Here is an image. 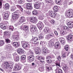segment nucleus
I'll return each instance as SVG.
<instances>
[{
  "label": "nucleus",
  "mask_w": 73,
  "mask_h": 73,
  "mask_svg": "<svg viewBox=\"0 0 73 73\" xmlns=\"http://www.w3.org/2000/svg\"><path fill=\"white\" fill-rule=\"evenodd\" d=\"M21 60L22 61H24V62L26 61V56L25 55H23L21 57Z\"/></svg>",
  "instance_id": "nucleus-23"
},
{
  "label": "nucleus",
  "mask_w": 73,
  "mask_h": 73,
  "mask_svg": "<svg viewBox=\"0 0 73 73\" xmlns=\"http://www.w3.org/2000/svg\"><path fill=\"white\" fill-rule=\"evenodd\" d=\"M67 25L69 28H72L73 27V22H69L68 23Z\"/></svg>",
  "instance_id": "nucleus-16"
},
{
  "label": "nucleus",
  "mask_w": 73,
  "mask_h": 73,
  "mask_svg": "<svg viewBox=\"0 0 73 73\" xmlns=\"http://www.w3.org/2000/svg\"><path fill=\"white\" fill-rule=\"evenodd\" d=\"M1 28L3 29H6V26L5 25H3L2 27H1Z\"/></svg>",
  "instance_id": "nucleus-52"
},
{
  "label": "nucleus",
  "mask_w": 73,
  "mask_h": 73,
  "mask_svg": "<svg viewBox=\"0 0 73 73\" xmlns=\"http://www.w3.org/2000/svg\"><path fill=\"white\" fill-rule=\"evenodd\" d=\"M26 8L28 9H32V3H26Z\"/></svg>",
  "instance_id": "nucleus-12"
},
{
  "label": "nucleus",
  "mask_w": 73,
  "mask_h": 73,
  "mask_svg": "<svg viewBox=\"0 0 73 73\" xmlns=\"http://www.w3.org/2000/svg\"><path fill=\"white\" fill-rule=\"evenodd\" d=\"M20 28L21 29H23V31H25L26 32H27V33L29 32V27L28 26H21Z\"/></svg>",
  "instance_id": "nucleus-6"
},
{
  "label": "nucleus",
  "mask_w": 73,
  "mask_h": 73,
  "mask_svg": "<svg viewBox=\"0 0 73 73\" xmlns=\"http://www.w3.org/2000/svg\"><path fill=\"white\" fill-rule=\"evenodd\" d=\"M38 38L39 39H43V38H44V36H43L42 35H39L38 36Z\"/></svg>",
  "instance_id": "nucleus-44"
},
{
  "label": "nucleus",
  "mask_w": 73,
  "mask_h": 73,
  "mask_svg": "<svg viewBox=\"0 0 73 73\" xmlns=\"http://www.w3.org/2000/svg\"><path fill=\"white\" fill-rule=\"evenodd\" d=\"M8 16L4 14L3 16V18L4 19H8Z\"/></svg>",
  "instance_id": "nucleus-53"
},
{
  "label": "nucleus",
  "mask_w": 73,
  "mask_h": 73,
  "mask_svg": "<svg viewBox=\"0 0 73 73\" xmlns=\"http://www.w3.org/2000/svg\"><path fill=\"white\" fill-rule=\"evenodd\" d=\"M5 49L7 50H11L12 49V47L11 45H7V46L5 47Z\"/></svg>",
  "instance_id": "nucleus-17"
},
{
  "label": "nucleus",
  "mask_w": 73,
  "mask_h": 73,
  "mask_svg": "<svg viewBox=\"0 0 73 73\" xmlns=\"http://www.w3.org/2000/svg\"><path fill=\"white\" fill-rule=\"evenodd\" d=\"M14 59H15V61H19V58L18 56L16 57L15 58L14 57Z\"/></svg>",
  "instance_id": "nucleus-45"
},
{
  "label": "nucleus",
  "mask_w": 73,
  "mask_h": 73,
  "mask_svg": "<svg viewBox=\"0 0 73 73\" xmlns=\"http://www.w3.org/2000/svg\"><path fill=\"white\" fill-rule=\"evenodd\" d=\"M31 22H32V23H37V20H36V19H35V20H31Z\"/></svg>",
  "instance_id": "nucleus-49"
},
{
  "label": "nucleus",
  "mask_w": 73,
  "mask_h": 73,
  "mask_svg": "<svg viewBox=\"0 0 73 73\" xmlns=\"http://www.w3.org/2000/svg\"><path fill=\"white\" fill-rule=\"evenodd\" d=\"M4 44V41L3 40L0 41V47L3 46Z\"/></svg>",
  "instance_id": "nucleus-34"
},
{
  "label": "nucleus",
  "mask_w": 73,
  "mask_h": 73,
  "mask_svg": "<svg viewBox=\"0 0 73 73\" xmlns=\"http://www.w3.org/2000/svg\"><path fill=\"white\" fill-rule=\"evenodd\" d=\"M18 18V17H17L15 16V15H13L12 19L11 20V22L13 23L15 22V21L16 20V19H17Z\"/></svg>",
  "instance_id": "nucleus-15"
},
{
  "label": "nucleus",
  "mask_w": 73,
  "mask_h": 73,
  "mask_svg": "<svg viewBox=\"0 0 73 73\" xmlns=\"http://www.w3.org/2000/svg\"><path fill=\"white\" fill-rule=\"evenodd\" d=\"M51 23L52 24H54L55 23V21L54 20H52L51 21Z\"/></svg>",
  "instance_id": "nucleus-64"
},
{
  "label": "nucleus",
  "mask_w": 73,
  "mask_h": 73,
  "mask_svg": "<svg viewBox=\"0 0 73 73\" xmlns=\"http://www.w3.org/2000/svg\"><path fill=\"white\" fill-rule=\"evenodd\" d=\"M28 43H24L23 44L22 47L24 48H25L26 46H28Z\"/></svg>",
  "instance_id": "nucleus-30"
},
{
  "label": "nucleus",
  "mask_w": 73,
  "mask_h": 73,
  "mask_svg": "<svg viewBox=\"0 0 73 73\" xmlns=\"http://www.w3.org/2000/svg\"><path fill=\"white\" fill-rule=\"evenodd\" d=\"M60 41L62 44H64L65 43V40Z\"/></svg>",
  "instance_id": "nucleus-58"
},
{
  "label": "nucleus",
  "mask_w": 73,
  "mask_h": 73,
  "mask_svg": "<svg viewBox=\"0 0 73 73\" xmlns=\"http://www.w3.org/2000/svg\"><path fill=\"white\" fill-rule=\"evenodd\" d=\"M64 49L66 51H68L69 49V47L68 46H66L64 47Z\"/></svg>",
  "instance_id": "nucleus-51"
},
{
  "label": "nucleus",
  "mask_w": 73,
  "mask_h": 73,
  "mask_svg": "<svg viewBox=\"0 0 73 73\" xmlns=\"http://www.w3.org/2000/svg\"><path fill=\"white\" fill-rule=\"evenodd\" d=\"M61 55L62 58H65L68 56V54L66 52H62Z\"/></svg>",
  "instance_id": "nucleus-18"
},
{
  "label": "nucleus",
  "mask_w": 73,
  "mask_h": 73,
  "mask_svg": "<svg viewBox=\"0 0 73 73\" xmlns=\"http://www.w3.org/2000/svg\"><path fill=\"white\" fill-rule=\"evenodd\" d=\"M49 66H50L48 64H46L45 65V68H46V69H47Z\"/></svg>",
  "instance_id": "nucleus-61"
},
{
  "label": "nucleus",
  "mask_w": 73,
  "mask_h": 73,
  "mask_svg": "<svg viewBox=\"0 0 73 73\" xmlns=\"http://www.w3.org/2000/svg\"><path fill=\"white\" fill-rule=\"evenodd\" d=\"M23 70L25 72H27V71L28 70V67L26 66L23 69Z\"/></svg>",
  "instance_id": "nucleus-39"
},
{
  "label": "nucleus",
  "mask_w": 73,
  "mask_h": 73,
  "mask_svg": "<svg viewBox=\"0 0 73 73\" xmlns=\"http://www.w3.org/2000/svg\"><path fill=\"white\" fill-rule=\"evenodd\" d=\"M36 29H37V28L36 27V26L35 25L33 26V30H31V32H34L36 31Z\"/></svg>",
  "instance_id": "nucleus-28"
},
{
  "label": "nucleus",
  "mask_w": 73,
  "mask_h": 73,
  "mask_svg": "<svg viewBox=\"0 0 73 73\" xmlns=\"http://www.w3.org/2000/svg\"><path fill=\"white\" fill-rule=\"evenodd\" d=\"M17 8L15 6H12V7L11 8V11L12 12H14V11H15L17 9Z\"/></svg>",
  "instance_id": "nucleus-26"
},
{
  "label": "nucleus",
  "mask_w": 73,
  "mask_h": 73,
  "mask_svg": "<svg viewBox=\"0 0 73 73\" xmlns=\"http://www.w3.org/2000/svg\"><path fill=\"white\" fill-rule=\"evenodd\" d=\"M62 68L64 70H68V67L67 66H64Z\"/></svg>",
  "instance_id": "nucleus-41"
},
{
  "label": "nucleus",
  "mask_w": 73,
  "mask_h": 73,
  "mask_svg": "<svg viewBox=\"0 0 73 73\" xmlns=\"http://www.w3.org/2000/svg\"><path fill=\"white\" fill-rule=\"evenodd\" d=\"M36 48H37V47H36V46H31V48H32L33 49H34V50H35L36 49Z\"/></svg>",
  "instance_id": "nucleus-59"
},
{
  "label": "nucleus",
  "mask_w": 73,
  "mask_h": 73,
  "mask_svg": "<svg viewBox=\"0 0 73 73\" xmlns=\"http://www.w3.org/2000/svg\"><path fill=\"white\" fill-rule=\"evenodd\" d=\"M2 3H3V0H0V7L2 6Z\"/></svg>",
  "instance_id": "nucleus-56"
},
{
  "label": "nucleus",
  "mask_w": 73,
  "mask_h": 73,
  "mask_svg": "<svg viewBox=\"0 0 73 73\" xmlns=\"http://www.w3.org/2000/svg\"><path fill=\"white\" fill-rule=\"evenodd\" d=\"M56 59L58 60V61H60L61 60V56H58L56 57Z\"/></svg>",
  "instance_id": "nucleus-43"
},
{
  "label": "nucleus",
  "mask_w": 73,
  "mask_h": 73,
  "mask_svg": "<svg viewBox=\"0 0 73 73\" xmlns=\"http://www.w3.org/2000/svg\"><path fill=\"white\" fill-rule=\"evenodd\" d=\"M58 73H63L62 70L61 69H59L58 70Z\"/></svg>",
  "instance_id": "nucleus-55"
},
{
  "label": "nucleus",
  "mask_w": 73,
  "mask_h": 73,
  "mask_svg": "<svg viewBox=\"0 0 73 73\" xmlns=\"http://www.w3.org/2000/svg\"><path fill=\"white\" fill-rule=\"evenodd\" d=\"M34 7L36 9H38L40 7V4L38 2H36L34 4Z\"/></svg>",
  "instance_id": "nucleus-20"
},
{
  "label": "nucleus",
  "mask_w": 73,
  "mask_h": 73,
  "mask_svg": "<svg viewBox=\"0 0 73 73\" xmlns=\"http://www.w3.org/2000/svg\"><path fill=\"white\" fill-rule=\"evenodd\" d=\"M46 59H52V57L50 56H47L46 57Z\"/></svg>",
  "instance_id": "nucleus-60"
},
{
  "label": "nucleus",
  "mask_w": 73,
  "mask_h": 73,
  "mask_svg": "<svg viewBox=\"0 0 73 73\" xmlns=\"http://www.w3.org/2000/svg\"><path fill=\"white\" fill-rule=\"evenodd\" d=\"M27 54L29 55L31 54L32 55V54H33V52L30 49H29L27 52Z\"/></svg>",
  "instance_id": "nucleus-33"
},
{
  "label": "nucleus",
  "mask_w": 73,
  "mask_h": 73,
  "mask_svg": "<svg viewBox=\"0 0 73 73\" xmlns=\"http://www.w3.org/2000/svg\"><path fill=\"white\" fill-rule=\"evenodd\" d=\"M37 26L40 30H42L44 28V24L42 22L39 21L37 25Z\"/></svg>",
  "instance_id": "nucleus-7"
},
{
  "label": "nucleus",
  "mask_w": 73,
  "mask_h": 73,
  "mask_svg": "<svg viewBox=\"0 0 73 73\" xmlns=\"http://www.w3.org/2000/svg\"><path fill=\"white\" fill-rule=\"evenodd\" d=\"M19 9L21 11V12H24V9L22 8V7H21Z\"/></svg>",
  "instance_id": "nucleus-54"
},
{
  "label": "nucleus",
  "mask_w": 73,
  "mask_h": 73,
  "mask_svg": "<svg viewBox=\"0 0 73 73\" xmlns=\"http://www.w3.org/2000/svg\"><path fill=\"white\" fill-rule=\"evenodd\" d=\"M17 52L19 54H23L24 53V50L22 48H19L17 49Z\"/></svg>",
  "instance_id": "nucleus-13"
},
{
  "label": "nucleus",
  "mask_w": 73,
  "mask_h": 73,
  "mask_svg": "<svg viewBox=\"0 0 73 73\" xmlns=\"http://www.w3.org/2000/svg\"><path fill=\"white\" fill-rule=\"evenodd\" d=\"M5 42L7 43H11V40L8 38H7L5 39Z\"/></svg>",
  "instance_id": "nucleus-40"
},
{
  "label": "nucleus",
  "mask_w": 73,
  "mask_h": 73,
  "mask_svg": "<svg viewBox=\"0 0 73 73\" xmlns=\"http://www.w3.org/2000/svg\"><path fill=\"white\" fill-rule=\"evenodd\" d=\"M49 15L50 17L54 18L56 15V13H55L54 11H52L50 12Z\"/></svg>",
  "instance_id": "nucleus-14"
},
{
  "label": "nucleus",
  "mask_w": 73,
  "mask_h": 73,
  "mask_svg": "<svg viewBox=\"0 0 73 73\" xmlns=\"http://www.w3.org/2000/svg\"><path fill=\"white\" fill-rule=\"evenodd\" d=\"M55 49H59L61 48V45H60L59 42L58 41L55 42Z\"/></svg>",
  "instance_id": "nucleus-11"
},
{
  "label": "nucleus",
  "mask_w": 73,
  "mask_h": 73,
  "mask_svg": "<svg viewBox=\"0 0 73 73\" xmlns=\"http://www.w3.org/2000/svg\"><path fill=\"white\" fill-rule=\"evenodd\" d=\"M35 52L37 54H40L41 52L44 54H46L49 52V50L46 48H43L40 50L38 47H36Z\"/></svg>",
  "instance_id": "nucleus-1"
},
{
  "label": "nucleus",
  "mask_w": 73,
  "mask_h": 73,
  "mask_svg": "<svg viewBox=\"0 0 73 73\" xmlns=\"http://www.w3.org/2000/svg\"><path fill=\"white\" fill-rule=\"evenodd\" d=\"M64 29L63 30H62V31L60 32V34L62 36L64 35V34H67L68 32L67 31H68L69 29V28L67 26H65L63 27Z\"/></svg>",
  "instance_id": "nucleus-4"
},
{
  "label": "nucleus",
  "mask_w": 73,
  "mask_h": 73,
  "mask_svg": "<svg viewBox=\"0 0 73 73\" xmlns=\"http://www.w3.org/2000/svg\"><path fill=\"white\" fill-rule=\"evenodd\" d=\"M73 37V35L72 33H70L68 36V39L69 41H71L72 40V38Z\"/></svg>",
  "instance_id": "nucleus-22"
},
{
  "label": "nucleus",
  "mask_w": 73,
  "mask_h": 73,
  "mask_svg": "<svg viewBox=\"0 0 73 73\" xmlns=\"http://www.w3.org/2000/svg\"><path fill=\"white\" fill-rule=\"evenodd\" d=\"M54 37V34L53 33H50L46 35V37H48V38H49V37Z\"/></svg>",
  "instance_id": "nucleus-21"
},
{
  "label": "nucleus",
  "mask_w": 73,
  "mask_h": 73,
  "mask_svg": "<svg viewBox=\"0 0 73 73\" xmlns=\"http://www.w3.org/2000/svg\"><path fill=\"white\" fill-rule=\"evenodd\" d=\"M20 11L19 10H18L14 12V13L13 14V15L19 18L20 16Z\"/></svg>",
  "instance_id": "nucleus-9"
},
{
  "label": "nucleus",
  "mask_w": 73,
  "mask_h": 73,
  "mask_svg": "<svg viewBox=\"0 0 73 73\" xmlns=\"http://www.w3.org/2000/svg\"><path fill=\"white\" fill-rule=\"evenodd\" d=\"M40 5L41 7H44L45 5H44V3L42 2V3H40Z\"/></svg>",
  "instance_id": "nucleus-57"
},
{
  "label": "nucleus",
  "mask_w": 73,
  "mask_h": 73,
  "mask_svg": "<svg viewBox=\"0 0 73 73\" xmlns=\"http://www.w3.org/2000/svg\"><path fill=\"white\" fill-rule=\"evenodd\" d=\"M52 68L50 66L47 68V70L48 72H49V71H50V70H52Z\"/></svg>",
  "instance_id": "nucleus-47"
},
{
  "label": "nucleus",
  "mask_w": 73,
  "mask_h": 73,
  "mask_svg": "<svg viewBox=\"0 0 73 73\" xmlns=\"http://www.w3.org/2000/svg\"><path fill=\"white\" fill-rule=\"evenodd\" d=\"M59 9L58 7L57 6H55L54 7V10L56 12H57Z\"/></svg>",
  "instance_id": "nucleus-32"
},
{
  "label": "nucleus",
  "mask_w": 73,
  "mask_h": 73,
  "mask_svg": "<svg viewBox=\"0 0 73 73\" xmlns=\"http://www.w3.org/2000/svg\"><path fill=\"white\" fill-rule=\"evenodd\" d=\"M53 1L52 0H45V2L46 3H51Z\"/></svg>",
  "instance_id": "nucleus-38"
},
{
  "label": "nucleus",
  "mask_w": 73,
  "mask_h": 73,
  "mask_svg": "<svg viewBox=\"0 0 73 73\" xmlns=\"http://www.w3.org/2000/svg\"><path fill=\"white\" fill-rule=\"evenodd\" d=\"M33 15H37V14H38V12L37 11L35 10H34L32 12Z\"/></svg>",
  "instance_id": "nucleus-29"
},
{
  "label": "nucleus",
  "mask_w": 73,
  "mask_h": 73,
  "mask_svg": "<svg viewBox=\"0 0 73 73\" xmlns=\"http://www.w3.org/2000/svg\"><path fill=\"white\" fill-rule=\"evenodd\" d=\"M64 6H65V7L66 6H67V5H68V4L67 3V2H64Z\"/></svg>",
  "instance_id": "nucleus-63"
},
{
  "label": "nucleus",
  "mask_w": 73,
  "mask_h": 73,
  "mask_svg": "<svg viewBox=\"0 0 73 73\" xmlns=\"http://www.w3.org/2000/svg\"><path fill=\"white\" fill-rule=\"evenodd\" d=\"M36 19V17H31L30 18V21H31V20H35Z\"/></svg>",
  "instance_id": "nucleus-42"
},
{
  "label": "nucleus",
  "mask_w": 73,
  "mask_h": 73,
  "mask_svg": "<svg viewBox=\"0 0 73 73\" xmlns=\"http://www.w3.org/2000/svg\"><path fill=\"white\" fill-rule=\"evenodd\" d=\"M32 65L33 66H36V64L34 63H32Z\"/></svg>",
  "instance_id": "nucleus-62"
},
{
  "label": "nucleus",
  "mask_w": 73,
  "mask_h": 73,
  "mask_svg": "<svg viewBox=\"0 0 73 73\" xmlns=\"http://www.w3.org/2000/svg\"><path fill=\"white\" fill-rule=\"evenodd\" d=\"M30 48V47H29V46L28 45V46H27L25 47L24 48V49H25V50H29Z\"/></svg>",
  "instance_id": "nucleus-48"
},
{
  "label": "nucleus",
  "mask_w": 73,
  "mask_h": 73,
  "mask_svg": "<svg viewBox=\"0 0 73 73\" xmlns=\"http://www.w3.org/2000/svg\"><path fill=\"white\" fill-rule=\"evenodd\" d=\"M25 18L24 16L21 17V18L19 19V21L17 23V25H20L22 23H24L25 21Z\"/></svg>",
  "instance_id": "nucleus-5"
},
{
  "label": "nucleus",
  "mask_w": 73,
  "mask_h": 73,
  "mask_svg": "<svg viewBox=\"0 0 73 73\" xmlns=\"http://www.w3.org/2000/svg\"><path fill=\"white\" fill-rule=\"evenodd\" d=\"M65 15L66 17L72 18L73 17V11L72 10L69 9L68 12L65 13Z\"/></svg>",
  "instance_id": "nucleus-2"
},
{
  "label": "nucleus",
  "mask_w": 73,
  "mask_h": 73,
  "mask_svg": "<svg viewBox=\"0 0 73 73\" xmlns=\"http://www.w3.org/2000/svg\"><path fill=\"white\" fill-rule=\"evenodd\" d=\"M55 61V60H52L51 59H48L47 60H46V61L48 63V64H51L52 62H53V61Z\"/></svg>",
  "instance_id": "nucleus-27"
},
{
  "label": "nucleus",
  "mask_w": 73,
  "mask_h": 73,
  "mask_svg": "<svg viewBox=\"0 0 73 73\" xmlns=\"http://www.w3.org/2000/svg\"><path fill=\"white\" fill-rule=\"evenodd\" d=\"M4 65L6 69L9 68V69H12L13 67V63H12V64H8V62H6L4 64Z\"/></svg>",
  "instance_id": "nucleus-3"
},
{
  "label": "nucleus",
  "mask_w": 73,
  "mask_h": 73,
  "mask_svg": "<svg viewBox=\"0 0 73 73\" xmlns=\"http://www.w3.org/2000/svg\"><path fill=\"white\" fill-rule=\"evenodd\" d=\"M12 37L14 39H16V40L19 38V37H18L17 35H15V34H13Z\"/></svg>",
  "instance_id": "nucleus-36"
},
{
  "label": "nucleus",
  "mask_w": 73,
  "mask_h": 73,
  "mask_svg": "<svg viewBox=\"0 0 73 73\" xmlns=\"http://www.w3.org/2000/svg\"><path fill=\"white\" fill-rule=\"evenodd\" d=\"M13 44L14 46H15V47H17V48L19 47V45H20V43L18 42H13Z\"/></svg>",
  "instance_id": "nucleus-24"
},
{
  "label": "nucleus",
  "mask_w": 73,
  "mask_h": 73,
  "mask_svg": "<svg viewBox=\"0 0 73 73\" xmlns=\"http://www.w3.org/2000/svg\"><path fill=\"white\" fill-rule=\"evenodd\" d=\"M3 33L4 36H7L9 35V32L8 31H5Z\"/></svg>",
  "instance_id": "nucleus-35"
},
{
  "label": "nucleus",
  "mask_w": 73,
  "mask_h": 73,
  "mask_svg": "<svg viewBox=\"0 0 73 73\" xmlns=\"http://www.w3.org/2000/svg\"><path fill=\"white\" fill-rule=\"evenodd\" d=\"M43 31L45 33H49L50 32V30L48 28H47L44 29Z\"/></svg>",
  "instance_id": "nucleus-19"
},
{
  "label": "nucleus",
  "mask_w": 73,
  "mask_h": 73,
  "mask_svg": "<svg viewBox=\"0 0 73 73\" xmlns=\"http://www.w3.org/2000/svg\"><path fill=\"white\" fill-rule=\"evenodd\" d=\"M56 3L57 4H60L61 2L60 0H55Z\"/></svg>",
  "instance_id": "nucleus-46"
},
{
  "label": "nucleus",
  "mask_w": 73,
  "mask_h": 73,
  "mask_svg": "<svg viewBox=\"0 0 73 73\" xmlns=\"http://www.w3.org/2000/svg\"><path fill=\"white\" fill-rule=\"evenodd\" d=\"M22 67L19 66V65H17L15 67V70H20V69H21Z\"/></svg>",
  "instance_id": "nucleus-25"
},
{
  "label": "nucleus",
  "mask_w": 73,
  "mask_h": 73,
  "mask_svg": "<svg viewBox=\"0 0 73 73\" xmlns=\"http://www.w3.org/2000/svg\"><path fill=\"white\" fill-rule=\"evenodd\" d=\"M38 59L39 60L40 62H44V59L42 58L39 57L38 58Z\"/></svg>",
  "instance_id": "nucleus-37"
},
{
  "label": "nucleus",
  "mask_w": 73,
  "mask_h": 73,
  "mask_svg": "<svg viewBox=\"0 0 73 73\" xmlns=\"http://www.w3.org/2000/svg\"><path fill=\"white\" fill-rule=\"evenodd\" d=\"M4 6L5 8L7 9H8L9 8V5L8 3H6Z\"/></svg>",
  "instance_id": "nucleus-31"
},
{
  "label": "nucleus",
  "mask_w": 73,
  "mask_h": 73,
  "mask_svg": "<svg viewBox=\"0 0 73 73\" xmlns=\"http://www.w3.org/2000/svg\"><path fill=\"white\" fill-rule=\"evenodd\" d=\"M19 1L21 4H23L25 2V1H24V0H19Z\"/></svg>",
  "instance_id": "nucleus-50"
},
{
  "label": "nucleus",
  "mask_w": 73,
  "mask_h": 73,
  "mask_svg": "<svg viewBox=\"0 0 73 73\" xmlns=\"http://www.w3.org/2000/svg\"><path fill=\"white\" fill-rule=\"evenodd\" d=\"M32 42L33 43H34L36 45H38L39 44V42H38V38L37 37H35L33 38H32L31 40Z\"/></svg>",
  "instance_id": "nucleus-8"
},
{
  "label": "nucleus",
  "mask_w": 73,
  "mask_h": 73,
  "mask_svg": "<svg viewBox=\"0 0 73 73\" xmlns=\"http://www.w3.org/2000/svg\"><path fill=\"white\" fill-rule=\"evenodd\" d=\"M35 57L34 55H30L28 57V60L30 62H32L35 60Z\"/></svg>",
  "instance_id": "nucleus-10"
}]
</instances>
